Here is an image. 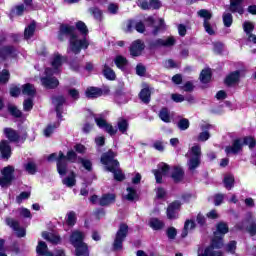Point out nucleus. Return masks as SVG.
<instances>
[{
	"mask_svg": "<svg viewBox=\"0 0 256 256\" xmlns=\"http://www.w3.org/2000/svg\"><path fill=\"white\" fill-rule=\"evenodd\" d=\"M69 37L68 55H79L81 49L89 47V40L77 34L75 27L69 25H61L58 32L59 41H65Z\"/></svg>",
	"mask_w": 256,
	"mask_h": 256,
	"instance_id": "f257e3e1",
	"label": "nucleus"
},
{
	"mask_svg": "<svg viewBox=\"0 0 256 256\" xmlns=\"http://www.w3.org/2000/svg\"><path fill=\"white\" fill-rule=\"evenodd\" d=\"M67 61V57L61 56V54L56 53L54 54L51 65L52 68H46L45 70V77L41 78V83L43 87L46 89H55L59 85V80L53 77V75H57L61 73V65Z\"/></svg>",
	"mask_w": 256,
	"mask_h": 256,
	"instance_id": "f03ea898",
	"label": "nucleus"
},
{
	"mask_svg": "<svg viewBox=\"0 0 256 256\" xmlns=\"http://www.w3.org/2000/svg\"><path fill=\"white\" fill-rule=\"evenodd\" d=\"M226 233H229V227L223 222L218 223L211 246L205 248L203 253L199 251L198 256H223L221 251L215 249L223 247V237Z\"/></svg>",
	"mask_w": 256,
	"mask_h": 256,
	"instance_id": "7ed1b4c3",
	"label": "nucleus"
},
{
	"mask_svg": "<svg viewBox=\"0 0 256 256\" xmlns=\"http://www.w3.org/2000/svg\"><path fill=\"white\" fill-rule=\"evenodd\" d=\"M48 161H57V171L61 177H64V175H67V161L75 163L77 153L73 150L68 151L66 156L63 152L52 153L48 156Z\"/></svg>",
	"mask_w": 256,
	"mask_h": 256,
	"instance_id": "20e7f679",
	"label": "nucleus"
},
{
	"mask_svg": "<svg viewBox=\"0 0 256 256\" xmlns=\"http://www.w3.org/2000/svg\"><path fill=\"white\" fill-rule=\"evenodd\" d=\"M115 157H117V153L110 150L102 155L101 163L105 165L107 171L113 173L116 181H123L125 175L121 172V169H119V161L115 160Z\"/></svg>",
	"mask_w": 256,
	"mask_h": 256,
	"instance_id": "39448f33",
	"label": "nucleus"
},
{
	"mask_svg": "<svg viewBox=\"0 0 256 256\" xmlns=\"http://www.w3.org/2000/svg\"><path fill=\"white\" fill-rule=\"evenodd\" d=\"M201 146L194 145L188 152L187 166L189 171L193 173L201 165Z\"/></svg>",
	"mask_w": 256,
	"mask_h": 256,
	"instance_id": "423d86ee",
	"label": "nucleus"
},
{
	"mask_svg": "<svg viewBox=\"0 0 256 256\" xmlns=\"http://www.w3.org/2000/svg\"><path fill=\"white\" fill-rule=\"evenodd\" d=\"M198 17L204 19V29L208 35H215V25L211 24V17L213 15L208 10L202 9L198 11Z\"/></svg>",
	"mask_w": 256,
	"mask_h": 256,
	"instance_id": "0eeeda50",
	"label": "nucleus"
},
{
	"mask_svg": "<svg viewBox=\"0 0 256 256\" xmlns=\"http://www.w3.org/2000/svg\"><path fill=\"white\" fill-rule=\"evenodd\" d=\"M127 233H129V226H127V224H121L114 240V249L116 251L122 249L123 241H125Z\"/></svg>",
	"mask_w": 256,
	"mask_h": 256,
	"instance_id": "6e6552de",
	"label": "nucleus"
},
{
	"mask_svg": "<svg viewBox=\"0 0 256 256\" xmlns=\"http://www.w3.org/2000/svg\"><path fill=\"white\" fill-rule=\"evenodd\" d=\"M15 169L12 166H7L2 169L0 174V187H9L13 181V173Z\"/></svg>",
	"mask_w": 256,
	"mask_h": 256,
	"instance_id": "1a4fd4ad",
	"label": "nucleus"
},
{
	"mask_svg": "<svg viewBox=\"0 0 256 256\" xmlns=\"http://www.w3.org/2000/svg\"><path fill=\"white\" fill-rule=\"evenodd\" d=\"M173 45H175V37L173 36L158 38L150 42L151 49H157V47H173Z\"/></svg>",
	"mask_w": 256,
	"mask_h": 256,
	"instance_id": "9d476101",
	"label": "nucleus"
},
{
	"mask_svg": "<svg viewBox=\"0 0 256 256\" xmlns=\"http://www.w3.org/2000/svg\"><path fill=\"white\" fill-rule=\"evenodd\" d=\"M153 173L155 175L156 183H163V177L169 175V165L161 163L158 165L157 170H153Z\"/></svg>",
	"mask_w": 256,
	"mask_h": 256,
	"instance_id": "9b49d317",
	"label": "nucleus"
},
{
	"mask_svg": "<svg viewBox=\"0 0 256 256\" xmlns=\"http://www.w3.org/2000/svg\"><path fill=\"white\" fill-rule=\"evenodd\" d=\"M95 122L96 125L100 128V129H104V131H106V133H109L111 136L116 135L117 134V129L114 128L111 124L107 123V121L101 117H95Z\"/></svg>",
	"mask_w": 256,
	"mask_h": 256,
	"instance_id": "f8f14e48",
	"label": "nucleus"
},
{
	"mask_svg": "<svg viewBox=\"0 0 256 256\" xmlns=\"http://www.w3.org/2000/svg\"><path fill=\"white\" fill-rule=\"evenodd\" d=\"M243 151V146L241 144V140L235 139L232 142V145L226 146L225 153L226 155H239L240 152Z\"/></svg>",
	"mask_w": 256,
	"mask_h": 256,
	"instance_id": "ddd939ff",
	"label": "nucleus"
},
{
	"mask_svg": "<svg viewBox=\"0 0 256 256\" xmlns=\"http://www.w3.org/2000/svg\"><path fill=\"white\" fill-rule=\"evenodd\" d=\"M145 49V43L141 40H135L130 46V55L132 57H139Z\"/></svg>",
	"mask_w": 256,
	"mask_h": 256,
	"instance_id": "4468645a",
	"label": "nucleus"
},
{
	"mask_svg": "<svg viewBox=\"0 0 256 256\" xmlns=\"http://www.w3.org/2000/svg\"><path fill=\"white\" fill-rule=\"evenodd\" d=\"M85 240V234L79 230H74L70 235V243L73 247H77L78 245H82Z\"/></svg>",
	"mask_w": 256,
	"mask_h": 256,
	"instance_id": "2eb2a0df",
	"label": "nucleus"
},
{
	"mask_svg": "<svg viewBox=\"0 0 256 256\" xmlns=\"http://www.w3.org/2000/svg\"><path fill=\"white\" fill-rule=\"evenodd\" d=\"M6 225L11 227V229H13V231H15V233L18 237H25V228H21L19 226V222L15 221L14 219L7 218Z\"/></svg>",
	"mask_w": 256,
	"mask_h": 256,
	"instance_id": "dca6fc26",
	"label": "nucleus"
},
{
	"mask_svg": "<svg viewBox=\"0 0 256 256\" xmlns=\"http://www.w3.org/2000/svg\"><path fill=\"white\" fill-rule=\"evenodd\" d=\"M179 209H181V202L174 201L172 202L167 209V217L168 219H177L179 212Z\"/></svg>",
	"mask_w": 256,
	"mask_h": 256,
	"instance_id": "f3484780",
	"label": "nucleus"
},
{
	"mask_svg": "<svg viewBox=\"0 0 256 256\" xmlns=\"http://www.w3.org/2000/svg\"><path fill=\"white\" fill-rule=\"evenodd\" d=\"M9 57H17V50L11 46L0 48V59L5 60Z\"/></svg>",
	"mask_w": 256,
	"mask_h": 256,
	"instance_id": "a211bd4d",
	"label": "nucleus"
},
{
	"mask_svg": "<svg viewBox=\"0 0 256 256\" xmlns=\"http://www.w3.org/2000/svg\"><path fill=\"white\" fill-rule=\"evenodd\" d=\"M230 11L232 13H239V15H243V0H230Z\"/></svg>",
	"mask_w": 256,
	"mask_h": 256,
	"instance_id": "6ab92c4d",
	"label": "nucleus"
},
{
	"mask_svg": "<svg viewBox=\"0 0 256 256\" xmlns=\"http://www.w3.org/2000/svg\"><path fill=\"white\" fill-rule=\"evenodd\" d=\"M200 127L202 132L198 135V141H202V142L208 141L209 137H211V134H209V129H211V125L204 123V124H201Z\"/></svg>",
	"mask_w": 256,
	"mask_h": 256,
	"instance_id": "aec40b11",
	"label": "nucleus"
},
{
	"mask_svg": "<svg viewBox=\"0 0 256 256\" xmlns=\"http://www.w3.org/2000/svg\"><path fill=\"white\" fill-rule=\"evenodd\" d=\"M0 153L3 159H9V157H11V146L9 142L4 140L0 143Z\"/></svg>",
	"mask_w": 256,
	"mask_h": 256,
	"instance_id": "412c9836",
	"label": "nucleus"
},
{
	"mask_svg": "<svg viewBox=\"0 0 256 256\" xmlns=\"http://www.w3.org/2000/svg\"><path fill=\"white\" fill-rule=\"evenodd\" d=\"M240 77L241 71L232 72L230 75L226 77L225 83L226 85H236V83H239Z\"/></svg>",
	"mask_w": 256,
	"mask_h": 256,
	"instance_id": "4be33fe9",
	"label": "nucleus"
},
{
	"mask_svg": "<svg viewBox=\"0 0 256 256\" xmlns=\"http://www.w3.org/2000/svg\"><path fill=\"white\" fill-rule=\"evenodd\" d=\"M134 25H135V29H136V31H138V33H143V31H145V25H143V23L138 22L135 24V22L131 21V20L126 23V31L128 33L131 32Z\"/></svg>",
	"mask_w": 256,
	"mask_h": 256,
	"instance_id": "5701e85b",
	"label": "nucleus"
},
{
	"mask_svg": "<svg viewBox=\"0 0 256 256\" xmlns=\"http://www.w3.org/2000/svg\"><path fill=\"white\" fill-rule=\"evenodd\" d=\"M35 29H37V25L35 22L30 23L24 30V39L26 41L31 40V38L35 35Z\"/></svg>",
	"mask_w": 256,
	"mask_h": 256,
	"instance_id": "b1692460",
	"label": "nucleus"
},
{
	"mask_svg": "<svg viewBox=\"0 0 256 256\" xmlns=\"http://www.w3.org/2000/svg\"><path fill=\"white\" fill-rule=\"evenodd\" d=\"M42 237L46 241H49V243H53L55 245H57V243H59V241H61V238L59 237V235H57L53 232H43Z\"/></svg>",
	"mask_w": 256,
	"mask_h": 256,
	"instance_id": "393cba45",
	"label": "nucleus"
},
{
	"mask_svg": "<svg viewBox=\"0 0 256 256\" xmlns=\"http://www.w3.org/2000/svg\"><path fill=\"white\" fill-rule=\"evenodd\" d=\"M52 103L56 107L57 117L59 119H61V105H63V103H65V97H63V96H56V97L53 98Z\"/></svg>",
	"mask_w": 256,
	"mask_h": 256,
	"instance_id": "a878e982",
	"label": "nucleus"
},
{
	"mask_svg": "<svg viewBox=\"0 0 256 256\" xmlns=\"http://www.w3.org/2000/svg\"><path fill=\"white\" fill-rule=\"evenodd\" d=\"M103 95V91L99 88L90 87L86 90V97L88 99H97V97H101Z\"/></svg>",
	"mask_w": 256,
	"mask_h": 256,
	"instance_id": "bb28decb",
	"label": "nucleus"
},
{
	"mask_svg": "<svg viewBox=\"0 0 256 256\" xmlns=\"http://www.w3.org/2000/svg\"><path fill=\"white\" fill-rule=\"evenodd\" d=\"M4 133L7 139L12 141V143H17V141H19V134L17 131L13 130V128H5Z\"/></svg>",
	"mask_w": 256,
	"mask_h": 256,
	"instance_id": "cd10ccee",
	"label": "nucleus"
},
{
	"mask_svg": "<svg viewBox=\"0 0 256 256\" xmlns=\"http://www.w3.org/2000/svg\"><path fill=\"white\" fill-rule=\"evenodd\" d=\"M75 172H70L63 180L62 183L66 187H75L77 180L75 179Z\"/></svg>",
	"mask_w": 256,
	"mask_h": 256,
	"instance_id": "c85d7f7f",
	"label": "nucleus"
},
{
	"mask_svg": "<svg viewBox=\"0 0 256 256\" xmlns=\"http://www.w3.org/2000/svg\"><path fill=\"white\" fill-rule=\"evenodd\" d=\"M111 203H115V194H104L99 199V205L105 207L106 205H111Z\"/></svg>",
	"mask_w": 256,
	"mask_h": 256,
	"instance_id": "c756f323",
	"label": "nucleus"
},
{
	"mask_svg": "<svg viewBox=\"0 0 256 256\" xmlns=\"http://www.w3.org/2000/svg\"><path fill=\"white\" fill-rule=\"evenodd\" d=\"M193 229H195V221L186 220V222L184 224V229H183L182 234H181V237L183 239H185V237H187V235H189V233H191V231H193Z\"/></svg>",
	"mask_w": 256,
	"mask_h": 256,
	"instance_id": "7c9ffc66",
	"label": "nucleus"
},
{
	"mask_svg": "<svg viewBox=\"0 0 256 256\" xmlns=\"http://www.w3.org/2000/svg\"><path fill=\"white\" fill-rule=\"evenodd\" d=\"M76 256H89V246L86 243L74 246Z\"/></svg>",
	"mask_w": 256,
	"mask_h": 256,
	"instance_id": "2f4dec72",
	"label": "nucleus"
},
{
	"mask_svg": "<svg viewBox=\"0 0 256 256\" xmlns=\"http://www.w3.org/2000/svg\"><path fill=\"white\" fill-rule=\"evenodd\" d=\"M114 63L116 67H118V69H121V71H125L129 62L127 61V58L118 55L116 56Z\"/></svg>",
	"mask_w": 256,
	"mask_h": 256,
	"instance_id": "473e14b6",
	"label": "nucleus"
},
{
	"mask_svg": "<svg viewBox=\"0 0 256 256\" xmlns=\"http://www.w3.org/2000/svg\"><path fill=\"white\" fill-rule=\"evenodd\" d=\"M183 169L179 166H176L172 169L171 177L174 181L179 182L183 179Z\"/></svg>",
	"mask_w": 256,
	"mask_h": 256,
	"instance_id": "72a5a7b5",
	"label": "nucleus"
},
{
	"mask_svg": "<svg viewBox=\"0 0 256 256\" xmlns=\"http://www.w3.org/2000/svg\"><path fill=\"white\" fill-rule=\"evenodd\" d=\"M149 226L154 231H159V230L163 229V227H165V224L163 223V221H161L157 218H151L149 221Z\"/></svg>",
	"mask_w": 256,
	"mask_h": 256,
	"instance_id": "f704fd0d",
	"label": "nucleus"
},
{
	"mask_svg": "<svg viewBox=\"0 0 256 256\" xmlns=\"http://www.w3.org/2000/svg\"><path fill=\"white\" fill-rule=\"evenodd\" d=\"M245 230L247 231V233H249V235H251V237H255V235H256V218L247 221Z\"/></svg>",
	"mask_w": 256,
	"mask_h": 256,
	"instance_id": "c9c22d12",
	"label": "nucleus"
},
{
	"mask_svg": "<svg viewBox=\"0 0 256 256\" xmlns=\"http://www.w3.org/2000/svg\"><path fill=\"white\" fill-rule=\"evenodd\" d=\"M159 118L164 123H171V112H169V109L162 108L159 112Z\"/></svg>",
	"mask_w": 256,
	"mask_h": 256,
	"instance_id": "e433bc0d",
	"label": "nucleus"
},
{
	"mask_svg": "<svg viewBox=\"0 0 256 256\" xmlns=\"http://www.w3.org/2000/svg\"><path fill=\"white\" fill-rule=\"evenodd\" d=\"M137 191L133 189L132 187H128L126 189V193L124 194V198L127 199V201H136L138 199Z\"/></svg>",
	"mask_w": 256,
	"mask_h": 256,
	"instance_id": "4c0bfd02",
	"label": "nucleus"
},
{
	"mask_svg": "<svg viewBox=\"0 0 256 256\" xmlns=\"http://www.w3.org/2000/svg\"><path fill=\"white\" fill-rule=\"evenodd\" d=\"M24 12H25V5L23 4L16 5L11 9L10 17H15V16L20 17V15H23Z\"/></svg>",
	"mask_w": 256,
	"mask_h": 256,
	"instance_id": "58836bf2",
	"label": "nucleus"
},
{
	"mask_svg": "<svg viewBox=\"0 0 256 256\" xmlns=\"http://www.w3.org/2000/svg\"><path fill=\"white\" fill-rule=\"evenodd\" d=\"M239 141H241L242 147L243 145H248L250 149H253L256 145V140L252 136H246L244 138H239Z\"/></svg>",
	"mask_w": 256,
	"mask_h": 256,
	"instance_id": "ea45409f",
	"label": "nucleus"
},
{
	"mask_svg": "<svg viewBox=\"0 0 256 256\" xmlns=\"http://www.w3.org/2000/svg\"><path fill=\"white\" fill-rule=\"evenodd\" d=\"M23 95H28V97H33L36 93L35 86L31 84H24L22 86Z\"/></svg>",
	"mask_w": 256,
	"mask_h": 256,
	"instance_id": "a19ab883",
	"label": "nucleus"
},
{
	"mask_svg": "<svg viewBox=\"0 0 256 256\" xmlns=\"http://www.w3.org/2000/svg\"><path fill=\"white\" fill-rule=\"evenodd\" d=\"M76 29H78V31H80V33L82 35H78L79 37H84V39H87V37H85L87 35V33H89V30L87 29V25L84 24L83 21H78L76 23Z\"/></svg>",
	"mask_w": 256,
	"mask_h": 256,
	"instance_id": "79ce46f5",
	"label": "nucleus"
},
{
	"mask_svg": "<svg viewBox=\"0 0 256 256\" xmlns=\"http://www.w3.org/2000/svg\"><path fill=\"white\" fill-rule=\"evenodd\" d=\"M103 75L106 77V79H109V81H115V71H113V69L107 65L104 66Z\"/></svg>",
	"mask_w": 256,
	"mask_h": 256,
	"instance_id": "37998d69",
	"label": "nucleus"
},
{
	"mask_svg": "<svg viewBox=\"0 0 256 256\" xmlns=\"http://www.w3.org/2000/svg\"><path fill=\"white\" fill-rule=\"evenodd\" d=\"M139 97L143 103H149L151 101V91L148 88L141 90Z\"/></svg>",
	"mask_w": 256,
	"mask_h": 256,
	"instance_id": "c03bdc74",
	"label": "nucleus"
},
{
	"mask_svg": "<svg viewBox=\"0 0 256 256\" xmlns=\"http://www.w3.org/2000/svg\"><path fill=\"white\" fill-rule=\"evenodd\" d=\"M117 127L120 133H127V129H129V122L126 119L120 118L117 122Z\"/></svg>",
	"mask_w": 256,
	"mask_h": 256,
	"instance_id": "a18cd8bd",
	"label": "nucleus"
},
{
	"mask_svg": "<svg viewBox=\"0 0 256 256\" xmlns=\"http://www.w3.org/2000/svg\"><path fill=\"white\" fill-rule=\"evenodd\" d=\"M235 184V178L231 174H227L224 177V186L230 191V189H233V185Z\"/></svg>",
	"mask_w": 256,
	"mask_h": 256,
	"instance_id": "49530a36",
	"label": "nucleus"
},
{
	"mask_svg": "<svg viewBox=\"0 0 256 256\" xmlns=\"http://www.w3.org/2000/svg\"><path fill=\"white\" fill-rule=\"evenodd\" d=\"M77 223V214L69 212L66 216V224L68 227H73Z\"/></svg>",
	"mask_w": 256,
	"mask_h": 256,
	"instance_id": "de8ad7c7",
	"label": "nucleus"
},
{
	"mask_svg": "<svg viewBox=\"0 0 256 256\" xmlns=\"http://www.w3.org/2000/svg\"><path fill=\"white\" fill-rule=\"evenodd\" d=\"M201 83H209L211 81V69H204L200 74Z\"/></svg>",
	"mask_w": 256,
	"mask_h": 256,
	"instance_id": "09e8293b",
	"label": "nucleus"
},
{
	"mask_svg": "<svg viewBox=\"0 0 256 256\" xmlns=\"http://www.w3.org/2000/svg\"><path fill=\"white\" fill-rule=\"evenodd\" d=\"M59 127V122L50 124L44 129V137H51L55 132V129Z\"/></svg>",
	"mask_w": 256,
	"mask_h": 256,
	"instance_id": "8fccbe9b",
	"label": "nucleus"
},
{
	"mask_svg": "<svg viewBox=\"0 0 256 256\" xmlns=\"http://www.w3.org/2000/svg\"><path fill=\"white\" fill-rule=\"evenodd\" d=\"M189 125V119L182 118L178 121L177 127L180 129V131H187V129H189Z\"/></svg>",
	"mask_w": 256,
	"mask_h": 256,
	"instance_id": "3c124183",
	"label": "nucleus"
},
{
	"mask_svg": "<svg viewBox=\"0 0 256 256\" xmlns=\"http://www.w3.org/2000/svg\"><path fill=\"white\" fill-rule=\"evenodd\" d=\"M223 23L225 27H231V25H233V15L229 12H225L223 14Z\"/></svg>",
	"mask_w": 256,
	"mask_h": 256,
	"instance_id": "603ef678",
	"label": "nucleus"
},
{
	"mask_svg": "<svg viewBox=\"0 0 256 256\" xmlns=\"http://www.w3.org/2000/svg\"><path fill=\"white\" fill-rule=\"evenodd\" d=\"M29 197H31V193H29V192H22V193H20V195H18L16 197V203L21 205V203H23V201H27V199Z\"/></svg>",
	"mask_w": 256,
	"mask_h": 256,
	"instance_id": "864d4df0",
	"label": "nucleus"
},
{
	"mask_svg": "<svg viewBox=\"0 0 256 256\" xmlns=\"http://www.w3.org/2000/svg\"><path fill=\"white\" fill-rule=\"evenodd\" d=\"M25 169L30 175H35V173L37 172V166L33 162H28L25 165Z\"/></svg>",
	"mask_w": 256,
	"mask_h": 256,
	"instance_id": "5fc2aeb1",
	"label": "nucleus"
},
{
	"mask_svg": "<svg viewBox=\"0 0 256 256\" xmlns=\"http://www.w3.org/2000/svg\"><path fill=\"white\" fill-rule=\"evenodd\" d=\"M90 13H92L97 21H101V19H103V12L99 8H90Z\"/></svg>",
	"mask_w": 256,
	"mask_h": 256,
	"instance_id": "6e6d98bb",
	"label": "nucleus"
},
{
	"mask_svg": "<svg viewBox=\"0 0 256 256\" xmlns=\"http://www.w3.org/2000/svg\"><path fill=\"white\" fill-rule=\"evenodd\" d=\"M8 110L11 113V115H13V117H21L22 115L21 110L17 109V107L13 104H10L8 106Z\"/></svg>",
	"mask_w": 256,
	"mask_h": 256,
	"instance_id": "4d7b16f0",
	"label": "nucleus"
},
{
	"mask_svg": "<svg viewBox=\"0 0 256 256\" xmlns=\"http://www.w3.org/2000/svg\"><path fill=\"white\" fill-rule=\"evenodd\" d=\"M243 29H244L245 33L248 36H250L252 34L251 32L253 31V29H255V25H253V23H251V22H244Z\"/></svg>",
	"mask_w": 256,
	"mask_h": 256,
	"instance_id": "13d9d810",
	"label": "nucleus"
},
{
	"mask_svg": "<svg viewBox=\"0 0 256 256\" xmlns=\"http://www.w3.org/2000/svg\"><path fill=\"white\" fill-rule=\"evenodd\" d=\"M23 109L24 111H31L33 109V100L31 98L24 100Z\"/></svg>",
	"mask_w": 256,
	"mask_h": 256,
	"instance_id": "bf43d9fd",
	"label": "nucleus"
},
{
	"mask_svg": "<svg viewBox=\"0 0 256 256\" xmlns=\"http://www.w3.org/2000/svg\"><path fill=\"white\" fill-rule=\"evenodd\" d=\"M161 2L159 0H149L148 9H160Z\"/></svg>",
	"mask_w": 256,
	"mask_h": 256,
	"instance_id": "052dcab7",
	"label": "nucleus"
},
{
	"mask_svg": "<svg viewBox=\"0 0 256 256\" xmlns=\"http://www.w3.org/2000/svg\"><path fill=\"white\" fill-rule=\"evenodd\" d=\"M236 249H237V242L235 241H231L226 246V251H228V253H235Z\"/></svg>",
	"mask_w": 256,
	"mask_h": 256,
	"instance_id": "680f3d73",
	"label": "nucleus"
},
{
	"mask_svg": "<svg viewBox=\"0 0 256 256\" xmlns=\"http://www.w3.org/2000/svg\"><path fill=\"white\" fill-rule=\"evenodd\" d=\"M9 81V71L3 70L0 73V83H7Z\"/></svg>",
	"mask_w": 256,
	"mask_h": 256,
	"instance_id": "e2e57ef3",
	"label": "nucleus"
},
{
	"mask_svg": "<svg viewBox=\"0 0 256 256\" xmlns=\"http://www.w3.org/2000/svg\"><path fill=\"white\" fill-rule=\"evenodd\" d=\"M167 237L168 239H175V237H177V229H175L174 227L168 228Z\"/></svg>",
	"mask_w": 256,
	"mask_h": 256,
	"instance_id": "0e129e2a",
	"label": "nucleus"
},
{
	"mask_svg": "<svg viewBox=\"0 0 256 256\" xmlns=\"http://www.w3.org/2000/svg\"><path fill=\"white\" fill-rule=\"evenodd\" d=\"M146 68L143 66V64H138L136 66V75H139V77H143L146 73Z\"/></svg>",
	"mask_w": 256,
	"mask_h": 256,
	"instance_id": "69168bd1",
	"label": "nucleus"
},
{
	"mask_svg": "<svg viewBox=\"0 0 256 256\" xmlns=\"http://www.w3.org/2000/svg\"><path fill=\"white\" fill-rule=\"evenodd\" d=\"M21 94V89L17 86H13L10 88V95L11 97H19Z\"/></svg>",
	"mask_w": 256,
	"mask_h": 256,
	"instance_id": "338daca9",
	"label": "nucleus"
},
{
	"mask_svg": "<svg viewBox=\"0 0 256 256\" xmlns=\"http://www.w3.org/2000/svg\"><path fill=\"white\" fill-rule=\"evenodd\" d=\"M81 163L86 171L93 169V164L88 159H82Z\"/></svg>",
	"mask_w": 256,
	"mask_h": 256,
	"instance_id": "774afa93",
	"label": "nucleus"
}]
</instances>
